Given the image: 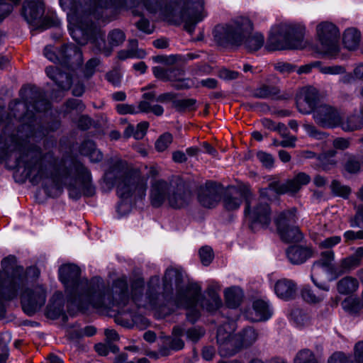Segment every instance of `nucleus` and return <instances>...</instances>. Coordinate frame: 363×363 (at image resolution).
I'll use <instances>...</instances> for the list:
<instances>
[{
  "mask_svg": "<svg viewBox=\"0 0 363 363\" xmlns=\"http://www.w3.org/2000/svg\"><path fill=\"white\" fill-rule=\"evenodd\" d=\"M148 127L149 123L147 122L143 121L138 123L135 129L134 138L136 140L142 139L146 134Z\"/></svg>",
  "mask_w": 363,
  "mask_h": 363,
  "instance_id": "680f3d73",
  "label": "nucleus"
},
{
  "mask_svg": "<svg viewBox=\"0 0 363 363\" xmlns=\"http://www.w3.org/2000/svg\"><path fill=\"white\" fill-rule=\"evenodd\" d=\"M146 56V52L143 49L136 50H122L118 52V57L121 60L128 58L143 59Z\"/></svg>",
  "mask_w": 363,
  "mask_h": 363,
  "instance_id": "37998d69",
  "label": "nucleus"
},
{
  "mask_svg": "<svg viewBox=\"0 0 363 363\" xmlns=\"http://www.w3.org/2000/svg\"><path fill=\"white\" fill-rule=\"evenodd\" d=\"M243 199L247 211L252 204V192L248 187H230L223 196V206L228 211H235L240 208Z\"/></svg>",
  "mask_w": 363,
  "mask_h": 363,
  "instance_id": "dca6fc26",
  "label": "nucleus"
},
{
  "mask_svg": "<svg viewBox=\"0 0 363 363\" xmlns=\"http://www.w3.org/2000/svg\"><path fill=\"white\" fill-rule=\"evenodd\" d=\"M150 101L142 100L139 102L137 109L139 112L153 113L155 116H162L164 113V108L162 106L155 104L151 105Z\"/></svg>",
  "mask_w": 363,
  "mask_h": 363,
  "instance_id": "4c0bfd02",
  "label": "nucleus"
},
{
  "mask_svg": "<svg viewBox=\"0 0 363 363\" xmlns=\"http://www.w3.org/2000/svg\"><path fill=\"white\" fill-rule=\"evenodd\" d=\"M30 96L25 101H13L9 104V113L0 106V151L8 154L20 153L18 164H23L30 182L38 184L48 178L45 158L51 154L43 155L34 143L37 138V123L35 111H45L50 108L48 100L37 90H29Z\"/></svg>",
  "mask_w": 363,
  "mask_h": 363,
  "instance_id": "f257e3e1",
  "label": "nucleus"
},
{
  "mask_svg": "<svg viewBox=\"0 0 363 363\" xmlns=\"http://www.w3.org/2000/svg\"><path fill=\"white\" fill-rule=\"evenodd\" d=\"M328 363H353L342 352L334 353L328 359Z\"/></svg>",
  "mask_w": 363,
  "mask_h": 363,
  "instance_id": "69168bd1",
  "label": "nucleus"
},
{
  "mask_svg": "<svg viewBox=\"0 0 363 363\" xmlns=\"http://www.w3.org/2000/svg\"><path fill=\"white\" fill-rule=\"evenodd\" d=\"M0 271V316L5 313L4 302L16 298L18 289L33 281L40 275L36 267H29L26 270L17 264L15 256L9 255L1 261Z\"/></svg>",
  "mask_w": 363,
  "mask_h": 363,
  "instance_id": "39448f33",
  "label": "nucleus"
},
{
  "mask_svg": "<svg viewBox=\"0 0 363 363\" xmlns=\"http://www.w3.org/2000/svg\"><path fill=\"white\" fill-rule=\"evenodd\" d=\"M280 92L277 86L263 84L255 89L254 95L259 99L273 98Z\"/></svg>",
  "mask_w": 363,
  "mask_h": 363,
  "instance_id": "e433bc0d",
  "label": "nucleus"
},
{
  "mask_svg": "<svg viewBox=\"0 0 363 363\" xmlns=\"http://www.w3.org/2000/svg\"><path fill=\"white\" fill-rule=\"evenodd\" d=\"M296 220V210L294 208L283 211L276 218L278 233L284 242H298L302 240L303 235L300 229L294 225Z\"/></svg>",
  "mask_w": 363,
  "mask_h": 363,
  "instance_id": "ddd939ff",
  "label": "nucleus"
},
{
  "mask_svg": "<svg viewBox=\"0 0 363 363\" xmlns=\"http://www.w3.org/2000/svg\"><path fill=\"white\" fill-rule=\"evenodd\" d=\"M311 113L316 123L323 128L336 127L341 121L337 110L328 104H319Z\"/></svg>",
  "mask_w": 363,
  "mask_h": 363,
  "instance_id": "a211bd4d",
  "label": "nucleus"
},
{
  "mask_svg": "<svg viewBox=\"0 0 363 363\" xmlns=\"http://www.w3.org/2000/svg\"><path fill=\"white\" fill-rule=\"evenodd\" d=\"M199 255L202 264L205 266H208L213 258V250L208 246L201 247L199 250Z\"/></svg>",
  "mask_w": 363,
  "mask_h": 363,
  "instance_id": "8fccbe9b",
  "label": "nucleus"
},
{
  "mask_svg": "<svg viewBox=\"0 0 363 363\" xmlns=\"http://www.w3.org/2000/svg\"><path fill=\"white\" fill-rule=\"evenodd\" d=\"M0 0V22L9 16L13 10V7L17 6L21 0Z\"/></svg>",
  "mask_w": 363,
  "mask_h": 363,
  "instance_id": "79ce46f5",
  "label": "nucleus"
},
{
  "mask_svg": "<svg viewBox=\"0 0 363 363\" xmlns=\"http://www.w3.org/2000/svg\"><path fill=\"white\" fill-rule=\"evenodd\" d=\"M303 128L309 136L315 139H322L325 135L323 133L318 131L316 128L311 124H304Z\"/></svg>",
  "mask_w": 363,
  "mask_h": 363,
  "instance_id": "0e129e2a",
  "label": "nucleus"
},
{
  "mask_svg": "<svg viewBox=\"0 0 363 363\" xmlns=\"http://www.w3.org/2000/svg\"><path fill=\"white\" fill-rule=\"evenodd\" d=\"M258 160L267 168L272 167L274 164V158L272 155L263 151L257 153Z\"/></svg>",
  "mask_w": 363,
  "mask_h": 363,
  "instance_id": "864d4df0",
  "label": "nucleus"
},
{
  "mask_svg": "<svg viewBox=\"0 0 363 363\" xmlns=\"http://www.w3.org/2000/svg\"><path fill=\"white\" fill-rule=\"evenodd\" d=\"M116 110L120 114H136L138 113L135 106L125 104H118Z\"/></svg>",
  "mask_w": 363,
  "mask_h": 363,
  "instance_id": "bf43d9fd",
  "label": "nucleus"
},
{
  "mask_svg": "<svg viewBox=\"0 0 363 363\" xmlns=\"http://www.w3.org/2000/svg\"><path fill=\"white\" fill-rule=\"evenodd\" d=\"M311 177L305 172H299L291 179L281 183L274 182L269 184V189L260 191V197L254 199L252 194V204L247 211L245 208V213L253 223H259L263 227H267L271 223V209L269 204L264 201L269 189L274 192L284 194L296 193L301 188L311 182Z\"/></svg>",
  "mask_w": 363,
  "mask_h": 363,
  "instance_id": "0eeeda50",
  "label": "nucleus"
},
{
  "mask_svg": "<svg viewBox=\"0 0 363 363\" xmlns=\"http://www.w3.org/2000/svg\"><path fill=\"white\" fill-rule=\"evenodd\" d=\"M272 310L269 303L263 300H255L252 303V310L247 318L253 322L267 320L271 318Z\"/></svg>",
  "mask_w": 363,
  "mask_h": 363,
  "instance_id": "bb28decb",
  "label": "nucleus"
},
{
  "mask_svg": "<svg viewBox=\"0 0 363 363\" xmlns=\"http://www.w3.org/2000/svg\"><path fill=\"white\" fill-rule=\"evenodd\" d=\"M196 100L193 99H179L174 101V105L179 111L190 109L194 106Z\"/></svg>",
  "mask_w": 363,
  "mask_h": 363,
  "instance_id": "5fc2aeb1",
  "label": "nucleus"
},
{
  "mask_svg": "<svg viewBox=\"0 0 363 363\" xmlns=\"http://www.w3.org/2000/svg\"><path fill=\"white\" fill-rule=\"evenodd\" d=\"M252 30L251 21L247 17L239 16L227 23L216 26L213 34L219 46L233 48L244 45L248 52H255L263 46L264 38L259 33L252 34Z\"/></svg>",
  "mask_w": 363,
  "mask_h": 363,
  "instance_id": "20e7f679",
  "label": "nucleus"
},
{
  "mask_svg": "<svg viewBox=\"0 0 363 363\" xmlns=\"http://www.w3.org/2000/svg\"><path fill=\"white\" fill-rule=\"evenodd\" d=\"M164 291H172V285L175 284L177 295L174 304L177 308L189 309L186 313V318L191 323H194L199 317V312L195 308L199 298L201 296V289L197 284H190L185 289H181L182 281L181 272L174 268H168L164 277Z\"/></svg>",
  "mask_w": 363,
  "mask_h": 363,
  "instance_id": "1a4fd4ad",
  "label": "nucleus"
},
{
  "mask_svg": "<svg viewBox=\"0 0 363 363\" xmlns=\"http://www.w3.org/2000/svg\"><path fill=\"white\" fill-rule=\"evenodd\" d=\"M359 288L358 280L352 277L347 276L337 283V290L340 294L348 295L355 292Z\"/></svg>",
  "mask_w": 363,
  "mask_h": 363,
  "instance_id": "473e14b6",
  "label": "nucleus"
},
{
  "mask_svg": "<svg viewBox=\"0 0 363 363\" xmlns=\"http://www.w3.org/2000/svg\"><path fill=\"white\" fill-rule=\"evenodd\" d=\"M354 357L357 363H363V341L355 345Z\"/></svg>",
  "mask_w": 363,
  "mask_h": 363,
  "instance_id": "774afa93",
  "label": "nucleus"
},
{
  "mask_svg": "<svg viewBox=\"0 0 363 363\" xmlns=\"http://www.w3.org/2000/svg\"><path fill=\"white\" fill-rule=\"evenodd\" d=\"M152 72L155 77L162 81L177 82L174 85L177 89H189L191 86L190 81L188 79H182V72L178 69L169 68L164 69L160 66L152 68Z\"/></svg>",
  "mask_w": 363,
  "mask_h": 363,
  "instance_id": "412c9836",
  "label": "nucleus"
},
{
  "mask_svg": "<svg viewBox=\"0 0 363 363\" xmlns=\"http://www.w3.org/2000/svg\"><path fill=\"white\" fill-rule=\"evenodd\" d=\"M45 72L47 76L54 81L61 90L65 91L70 89L72 78L69 74L62 72L59 68L54 66L46 67Z\"/></svg>",
  "mask_w": 363,
  "mask_h": 363,
  "instance_id": "c85d7f7f",
  "label": "nucleus"
},
{
  "mask_svg": "<svg viewBox=\"0 0 363 363\" xmlns=\"http://www.w3.org/2000/svg\"><path fill=\"white\" fill-rule=\"evenodd\" d=\"M44 13V5L40 0H26L23 4L22 16L30 24H33Z\"/></svg>",
  "mask_w": 363,
  "mask_h": 363,
  "instance_id": "393cba45",
  "label": "nucleus"
},
{
  "mask_svg": "<svg viewBox=\"0 0 363 363\" xmlns=\"http://www.w3.org/2000/svg\"><path fill=\"white\" fill-rule=\"evenodd\" d=\"M286 256L293 264H301L313 257V250L308 247L294 245L286 250Z\"/></svg>",
  "mask_w": 363,
  "mask_h": 363,
  "instance_id": "cd10ccee",
  "label": "nucleus"
},
{
  "mask_svg": "<svg viewBox=\"0 0 363 363\" xmlns=\"http://www.w3.org/2000/svg\"><path fill=\"white\" fill-rule=\"evenodd\" d=\"M125 40V33L119 29L115 28L111 30L107 36V40L108 45L111 47H117L123 44V43Z\"/></svg>",
  "mask_w": 363,
  "mask_h": 363,
  "instance_id": "ea45409f",
  "label": "nucleus"
},
{
  "mask_svg": "<svg viewBox=\"0 0 363 363\" xmlns=\"http://www.w3.org/2000/svg\"><path fill=\"white\" fill-rule=\"evenodd\" d=\"M162 0H144V6L150 13L160 11L168 20L179 18L184 23V28L189 33L194 31L196 23L206 16L203 0H169L162 7Z\"/></svg>",
  "mask_w": 363,
  "mask_h": 363,
  "instance_id": "423d86ee",
  "label": "nucleus"
},
{
  "mask_svg": "<svg viewBox=\"0 0 363 363\" xmlns=\"http://www.w3.org/2000/svg\"><path fill=\"white\" fill-rule=\"evenodd\" d=\"M303 299L311 303H317L323 300L324 296L320 294H315L310 286H303L301 291Z\"/></svg>",
  "mask_w": 363,
  "mask_h": 363,
  "instance_id": "58836bf2",
  "label": "nucleus"
},
{
  "mask_svg": "<svg viewBox=\"0 0 363 363\" xmlns=\"http://www.w3.org/2000/svg\"><path fill=\"white\" fill-rule=\"evenodd\" d=\"M283 138L281 140L279 145H281V147H294L296 146V142L297 140V138L294 135H292L289 132L286 133L285 137H281Z\"/></svg>",
  "mask_w": 363,
  "mask_h": 363,
  "instance_id": "338daca9",
  "label": "nucleus"
},
{
  "mask_svg": "<svg viewBox=\"0 0 363 363\" xmlns=\"http://www.w3.org/2000/svg\"><path fill=\"white\" fill-rule=\"evenodd\" d=\"M341 239L339 236H333L325 239L319 243L321 248L329 249L337 245Z\"/></svg>",
  "mask_w": 363,
  "mask_h": 363,
  "instance_id": "e2e57ef3",
  "label": "nucleus"
},
{
  "mask_svg": "<svg viewBox=\"0 0 363 363\" xmlns=\"http://www.w3.org/2000/svg\"><path fill=\"white\" fill-rule=\"evenodd\" d=\"M100 60L97 58L90 59L86 64L84 69V74L86 77L93 75L95 68L99 65Z\"/></svg>",
  "mask_w": 363,
  "mask_h": 363,
  "instance_id": "13d9d810",
  "label": "nucleus"
},
{
  "mask_svg": "<svg viewBox=\"0 0 363 363\" xmlns=\"http://www.w3.org/2000/svg\"><path fill=\"white\" fill-rule=\"evenodd\" d=\"M257 338V333L252 328H247L235 335L226 330V325L218 328L217 342L221 356L228 357L235 354L242 347L252 345Z\"/></svg>",
  "mask_w": 363,
  "mask_h": 363,
  "instance_id": "f8f14e48",
  "label": "nucleus"
},
{
  "mask_svg": "<svg viewBox=\"0 0 363 363\" xmlns=\"http://www.w3.org/2000/svg\"><path fill=\"white\" fill-rule=\"evenodd\" d=\"M363 167V155H349L345 162L344 168L350 174L357 173Z\"/></svg>",
  "mask_w": 363,
  "mask_h": 363,
  "instance_id": "c9c22d12",
  "label": "nucleus"
},
{
  "mask_svg": "<svg viewBox=\"0 0 363 363\" xmlns=\"http://www.w3.org/2000/svg\"><path fill=\"white\" fill-rule=\"evenodd\" d=\"M317 33L323 54L330 58L336 57L340 51L337 28L332 23H322L317 26Z\"/></svg>",
  "mask_w": 363,
  "mask_h": 363,
  "instance_id": "4468645a",
  "label": "nucleus"
},
{
  "mask_svg": "<svg viewBox=\"0 0 363 363\" xmlns=\"http://www.w3.org/2000/svg\"><path fill=\"white\" fill-rule=\"evenodd\" d=\"M105 180L116 186L117 194L121 199H126L134 195L137 199H143L146 196L147 178L137 172H128L122 162H116L105 174Z\"/></svg>",
  "mask_w": 363,
  "mask_h": 363,
  "instance_id": "6e6552de",
  "label": "nucleus"
},
{
  "mask_svg": "<svg viewBox=\"0 0 363 363\" xmlns=\"http://www.w3.org/2000/svg\"><path fill=\"white\" fill-rule=\"evenodd\" d=\"M304 28L291 23H281L272 28L267 40L270 50L302 48Z\"/></svg>",
  "mask_w": 363,
  "mask_h": 363,
  "instance_id": "9b49d317",
  "label": "nucleus"
},
{
  "mask_svg": "<svg viewBox=\"0 0 363 363\" xmlns=\"http://www.w3.org/2000/svg\"><path fill=\"white\" fill-rule=\"evenodd\" d=\"M108 82L115 86H118L121 82V74L118 69H113L106 74Z\"/></svg>",
  "mask_w": 363,
  "mask_h": 363,
  "instance_id": "4d7b16f0",
  "label": "nucleus"
},
{
  "mask_svg": "<svg viewBox=\"0 0 363 363\" xmlns=\"http://www.w3.org/2000/svg\"><path fill=\"white\" fill-rule=\"evenodd\" d=\"M291 319L298 326H303L308 323V316L301 310H295L291 313Z\"/></svg>",
  "mask_w": 363,
  "mask_h": 363,
  "instance_id": "09e8293b",
  "label": "nucleus"
},
{
  "mask_svg": "<svg viewBox=\"0 0 363 363\" xmlns=\"http://www.w3.org/2000/svg\"><path fill=\"white\" fill-rule=\"evenodd\" d=\"M297 291L296 284L291 279H281L274 285V292L277 296L284 300L294 299Z\"/></svg>",
  "mask_w": 363,
  "mask_h": 363,
  "instance_id": "a878e982",
  "label": "nucleus"
},
{
  "mask_svg": "<svg viewBox=\"0 0 363 363\" xmlns=\"http://www.w3.org/2000/svg\"><path fill=\"white\" fill-rule=\"evenodd\" d=\"M192 199V194L184 184L171 183V192L169 197V206L173 208L186 206Z\"/></svg>",
  "mask_w": 363,
  "mask_h": 363,
  "instance_id": "b1692460",
  "label": "nucleus"
},
{
  "mask_svg": "<svg viewBox=\"0 0 363 363\" xmlns=\"http://www.w3.org/2000/svg\"><path fill=\"white\" fill-rule=\"evenodd\" d=\"M72 172L81 182L84 194L87 196H92L95 189L91 183V172L79 162L73 163L71 168H58L55 173L51 174L52 184L49 186L47 184H43V185L46 194L50 197L59 196L62 192V181L69 178Z\"/></svg>",
  "mask_w": 363,
  "mask_h": 363,
  "instance_id": "9d476101",
  "label": "nucleus"
},
{
  "mask_svg": "<svg viewBox=\"0 0 363 363\" xmlns=\"http://www.w3.org/2000/svg\"><path fill=\"white\" fill-rule=\"evenodd\" d=\"M320 72L325 74H341L345 73V69L342 66L333 65L320 67Z\"/></svg>",
  "mask_w": 363,
  "mask_h": 363,
  "instance_id": "6e6d98bb",
  "label": "nucleus"
},
{
  "mask_svg": "<svg viewBox=\"0 0 363 363\" xmlns=\"http://www.w3.org/2000/svg\"><path fill=\"white\" fill-rule=\"evenodd\" d=\"M221 187L216 182L208 181L199 188L198 199L206 208L215 207L220 200Z\"/></svg>",
  "mask_w": 363,
  "mask_h": 363,
  "instance_id": "6ab92c4d",
  "label": "nucleus"
},
{
  "mask_svg": "<svg viewBox=\"0 0 363 363\" xmlns=\"http://www.w3.org/2000/svg\"><path fill=\"white\" fill-rule=\"evenodd\" d=\"M79 152L89 157L92 162H99L103 158L101 152L96 148L94 143L91 140L84 141L80 146Z\"/></svg>",
  "mask_w": 363,
  "mask_h": 363,
  "instance_id": "72a5a7b5",
  "label": "nucleus"
},
{
  "mask_svg": "<svg viewBox=\"0 0 363 363\" xmlns=\"http://www.w3.org/2000/svg\"><path fill=\"white\" fill-rule=\"evenodd\" d=\"M173 141V136L169 133H164L156 140L155 147L157 151L164 152Z\"/></svg>",
  "mask_w": 363,
  "mask_h": 363,
  "instance_id": "49530a36",
  "label": "nucleus"
},
{
  "mask_svg": "<svg viewBox=\"0 0 363 363\" xmlns=\"http://www.w3.org/2000/svg\"><path fill=\"white\" fill-rule=\"evenodd\" d=\"M44 55L49 60L56 62H68L74 60L79 63L82 61V53L80 48L74 44L64 45L56 53L55 50L52 46H46L44 48Z\"/></svg>",
  "mask_w": 363,
  "mask_h": 363,
  "instance_id": "f3484780",
  "label": "nucleus"
},
{
  "mask_svg": "<svg viewBox=\"0 0 363 363\" xmlns=\"http://www.w3.org/2000/svg\"><path fill=\"white\" fill-rule=\"evenodd\" d=\"M205 333V330L201 327L189 328L186 334L188 340L192 342H197Z\"/></svg>",
  "mask_w": 363,
  "mask_h": 363,
  "instance_id": "603ef678",
  "label": "nucleus"
},
{
  "mask_svg": "<svg viewBox=\"0 0 363 363\" xmlns=\"http://www.w3.org/2000/svg\"><path fill=\"white\" fill-rule=\"evenodd\" d=\"M137 0H60L61 8L67 12L70 26V34L75 41L84 45L93 41L96 50L109 55L111 50L106 48L102 35L91 21L102 18L104 11L112 6L116 9H131Z\"/></svg>",
  "mask_w": 363,
  "mask_h": 363,
  "instance_id": "7ed1b4c3",
  "label": "nucleus"
},
{
  "mask_svg": "<svg viewBox=\"0 0 363 363\" xmlns=\"http://www.w3.org/2000/svg\"><path fill=\"white\" fill-rule=\"evenodd\" d=\"M207 298L202 299L201 301V306L203 309L213 313L222 306V300L213 289H208L207 291Z\"/></svg>",
  "mask_w": 363,
  "mask_h": 363,
  "instance_id": "2f4dec72",
  "label": "nucleus"
},
{
  "mask_svg": "<svg viewBox=\"0 0 363 363\" xmlns=\"http://www.w3.org/2000/svg\"><path fill=\"white\" fill-rule=\"evenodd\" d=\"M57 21L55 19L50 16H45L36 28L40 31H43L50 28L51 27L57 26Z\"/></svg>",
  "mask_w": 363,
  "mask_h": 363,
  "instance_id": "052dcab7",
  "label": "nucleus"
},
{
  "mask_svg": "<svg viewBox=\"0 0 363 363\" xmlns=\"http://www.w3.org/2000/svg\"><path fill=\"white\" fill-rule=\"evenodd\" d=\"M334 257L335 255L333 250H330L323 252L320 259L313 263L311 272L313 273H318L320 269L323 272H330L333 269Z\"/></svg>",
  "mask_w": 363,
  "mask_h": 363,
  "instance_id": "c756f323",
  "label": "nucleus"
},
{
  "mask_svg": "<svg viewBox=\"0 0 363 363\" xmlns=\"http://www.w3.org/2000/svg\"><path fill=\"white\" fill-rule=\"evenodd\" d=\"M225 304L228 308H237L243 298V291L240 287L233 286L224 291Z\"/></svg>",
  "mask_w": 363,
  "mask_h": 363,
  "instance_id": "7c9ffc66",
  "label": "nucleus"
},
{
  "mask_svg": "<svg viewBox=\"0 0 363 363\" xmlns=\"http://www.w3.org/2000/svg\"><path fill=\"white\" fill-rule=\"evenodd\" d=\"M184 328L181 325H175L172 328V335L164 339L162 345L160 347L158 355L166 357L171 354L172 351H179L184 348V342L182 339Z\"/></svg>",
  "mask_w": 363,
  "mask_h": 363,
  "instance_id": "aec40b11",
  "label": "nucleus"
},
{
  "mask_svg": "<svg viewBox=\"0 0 363 363\" xmlns=\"http://www.w3.org/2000/svg\"><path fill=\"white\" fill-rule=\"evenodd\" d=\"M360 42V33L354 28L345 30L343 35V43L348 50H355Z\"/></svg>",
  "mask_w": 363,
  "mask_h": 363,
  "instance_id": "f704fd0d",
  "label": "nucleus"
},
{
  "mask_svg": "<svg viewBox=\"0 0 363 363\" xmlns=\"http://www.w3.org/2000/svg\"><path fill=\"white\" fill-rule=\"evenodd\" d=\"M359 259L354 255L349 256L341 260L340 267L343 271H350L359 264Z\"/></svg>",
  "mask_w": 363,
  "mask_h": 363,
  "instance_id": "de8ad7c7",
  "label": "nucleus"
},
{
  "mask_svg": "<svg viewBox=\"0 0 363 363\" xmlns=\"http://www.w3.org/2000/svg\"><path fill=\"white\" fill-rule=\"evenodd\" d=\"M350 225L353 228H363V205L357 207L356 213L350 220Z\"/></svg>",
  "mask_w": 363,
  "mask_h": 363,
  "instance_id": "3c124183",
  "label": "nucleus"
},
{
  "mask_svg": "<svg viewBox=\"0 0 363 363\" xmlns=\"http://www.w3.org/2000/svg\"><path fill=\"white\" fill-rule=\"evenodd\" d=\"M330 188L335 195L344 199L348 198L351 193V189L348 186L343 185L337 180L332 182Z\"/></svg>",
  "mask_w": 363,
  "mask_h": 363,
  "instance_id": "c03bdc74",
  "label": "nucleus"
},
{
  "mask_svg": "<svg viewBox=\"0 0 363 363\" xmlns=\"http://www.w3.org/2000/svg\"><path fill=\"white\" fill-rule=\"evenodd\" d=\"M171 183L163 179L155 180L151 184L150 200L152 206L160 207L165 201L169 203Z\"/></svg>",
  "mask_w": 363,
  "mask_h": 363,
  "instance_id": "4be33fe9",
  "label": "nucleus"
},
{
  "mask_svg": "<svg viewBox=\"0 0 363 363\" xmlns=\"http://www.w3.org/2000/svg\"><path fill=\"white\" fill-rule=\"evenodd\" d=\"M318 100V91L314 87L303 88L297 97L296 105L299 112L311 113L315 108Z\"/></svg>",
  "mask_w": 363,
  "mask_h": 363,
  "instance_id": "5701e85b",
  "label": "nucleus"
},
{
  "mask_svg": "<svg viewBox=\"0 0 363 363\" xmlns=\"http://www.w3.org/2000/svg\"><path fill=\"white\" fill-rule=\"evenodd\" d=\"M343 309L350 313H357L362 308L363 305L357 298L348 297L342 302Z\"/></svg>",
  "mask_w": 363,
  "mask_h": 363,
  "instance_id": "a19ab883",
  "label": "nucleus"
},
{
  "mask_svg": "<svg viewBox=\"0 0 363 363\" xmlns=\"http://www.w3.org/2000/svg\"><path fill=\"white\" fill-rule=\"evenodd\" d=\"M80 269L75 264H68L59 269V278L68 294L67 301L82 311L89 306L97 309L123 307L131 298L138 307L155 306L156 287L159 286L158 277H152L148 284L145 301L143 302L145 281L141 277L131 282L130 295L128 281L125 276L113 281L111 289L105 290L101 278L94 277L91 281L80 279Z\"/></svg>",
  "mask_w": 363,
  "mask_h": 363,
  "instance_id": "f03ea898",
  "label": "nucleus"
},
{
  "mask_svg": "<svg viewBox=\"0 0 363 363\" xmlns=\"http://www.w3.org/2000/svg\"><path fill=\"white\" fill-rule=\"evenodd\" d=\"M47 290L43 285L27 288L21 294V303L23 312L32 316L38 312L45 305Z\"/></svg>",
  "mask_w": 363,
  "mask_h": 363,
  "instance_id": "2eb2a0df",
  "label": "nucleus"
},
{
  "mask_svg": "<svg viewBox=\"0 0 363 363\" xmlns=\"http://www.w3.org/2000/svg\"><path fill=\"white\" fill-rule=\"evenodd\" d=\"M294 363H319L315 354L309 350H301L294 359Z\"/></svg>",
  "mask_w": 363,
  "mask_h": 363,
  "instance_id": "a18cd8bd",
  "label": "nucleus"
}]
</instances>
